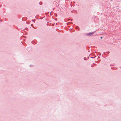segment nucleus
Instances as JSON below:
<instances>
[{
	"label": "nucleus",
	"instance_id": "obj_1",
	"mask_svg": "<svg viewBox=\"0 0 121 121\" xmlns=\"http://www.w3.org/2000/svg\"><path fill=\"white\" fill-rule=\"evenodd\" d=\"M94 33V32H91L90 33H87L86 34V35L87 36H91Z\"/></svg>",
	"mask_w": 121,
	"mask_h": 121
},
{
	"label": "nucleus",
	"instance_id": "obj_2",
	"mask_svg": "<svg viewBox=\"0 0 121 121\" xmlns=\"http://www.w3.org/2000/svg\"><path fill=\"white\" fill-rule=\"evenodd\" d=\"M27 18L26 17H25L24 18H22V21H26V20H27Z\"/></svg>",
	"mask_w": 121,
	"mask_h": 121
},
{
	"label": "nucleus",
	"instance_id": "obj_3",
	"mask_svg": "<svg viewBox=\"0 0 121 121\" xmlns=\"http://www.w3.org/2000/svg\"><path fill=\"white\" fill-rule=\"evenodd\" d=\"M76 29L77 30H79V27L78 26H77L76 27Z\"/></svg>",
	"mask_w": 121,
	"mask_h": 121
},
{
	"label": "nucleus",
	"instance_id": "obj_4",
	"mask_svg": "<svg viewBox=\"0 0 121 121\" xmlns=\"http://www.w3.org/2000/svg\"><path fill=\"white\" fill-rule=\"evenodd\" d=\"M43 3L42 2L40 1L39 3V4L40 5H42Z\"/></svg>",
	"mask_w": 121,
	"mask_h": 121
},
{
	"label": "nucleus",
	"instance_id": "obj_5",
	"mask_svg": "<svg viewBox=\"0 0 121 121\" xmlns=\"http://www.w3.org/2000/svg\"><path fill=\"white\" fill-rule=\"evenodd\" d=\"M54 15L56 17H57V14L56 13H54Z\"/></svg>",
	"mask_w": 121,
	"mask_h": 121
},
{
	"label": "nucleus",
	"instance_id": "obj_6",
	"mask_svg": "<svg viewBox=\"0 0 121 121\" xmlns=\"http://www.w3.org/2000/svg\"><path fill=\"white\" fill-rule=\"evenodd\" d=\"M55 20L56 21L57 20V19L56 18H55Z\"/></svg>",
	"mask_w": 121,
	"mask_h": 121
},
{
	"label": "nucleus",
	"instance_id": "obj_7",
	"mask_svg": "<svg viewBox=\"0 0 121 121\" xmlns=\"http://www.w3.org/2000/svg\"><path fill=\"white\" fill-rule=\"evenodd\" d=\"M26 22V23L27 24H29V22Z\"/></svg>",
	"mask_w": 121,
	"mask_h": 121
},
{
	"label": "nucleus",
	"instance_id": "obj_8",
	"mask_svg": "<svg viewBox=\"0 0 121 121\" xmlns=\"http://www.w3.org/2000/svg\"><path fill=\"white\" fill-rule=\"evenodd\" d=\"M83 59L84 60H86V58H83Z\"/></svg>",
	"mask_w": 121,
	"mask_h": 121
},
{
	"label": "nucleus",
	"instance_id": "obj_9",
	"mask_svg": "<svg viewBox=\"0 0 121 121\" xmlns=\"http://www.w3.org/2000/svg\"><path fill=\"white\" fill-rule=\"evenodd\" d=\"M32 21L33 22H34H34H35L34 21V20H33V19H32Z\"/></svg>",
	"mask_w": 121,
	"mask_h": 121
},
{
	"label": "nucleus",
	"instance_id": "obj_10",
	"mask_svg": "<svg viewBox=\"0 0 121 121\" xmlns=\"http://www.w3.org/2000/svg\"><path fill=\"white\" fill-rule=\"evenodd\" d=\"M109 51H108V52H107V53L108 54L109 53Z\"/></svg>",
	"mask_w": 121,
	"mask_h": 121
},
{
	"label": "nucleus",
	"instance_id": "obj_11",
	"mask_svg": "<svg viewBox=\"0 0 121 121\" xmlns=\"http://www.w3.org/2000/svg\"><path fill=\"white\" fill-rule=\"evenodd\" d=\"M100 38L101 39H102L103 38H102V37H100Z\"/></svg>",
	"mask_w": 121,
	"mask_h": 121
},
{
	"label": "nucleus",
	"instance_id": "obj_12",
	"mask_svg": "<svg viewBox=\"0 0 121 121\" xmlns=\"http://www.w3.org/2000/svg\"><path fill=\"white\" fill-rule=\"evenodd\" d=\"M33 24H32L31 25V26H33Z\"/></svg>",
	"mask_w": 121,
	"mask_h": 121
},
{
	"label": "nucleus",
	"instance_id": "obj_13",
	"mask_svg": "<svg viewBox=\"0 0 121 121\" xmlns=\"http://www.w3.org/2000/svg\"><path fill=\"white\" fill-rule=\"evenodd\" d=\"M91 57V58H94V57Z\"/></svg>",
	"mask_w": 121,
	"mask_h": 121
},
{
	"label": "nucleus",
	"instance_id": "obj_14",
	"mask_svg": "<svg viewBox=\"0 0 121 121\" xmlns=\"http://www.w3.org/2000/svg\"><path fill=\"white\" fill-rule=\"evenodd\" d=\"M54 9H55V8H53V10H54Z\"/></svg>",
	"mask_w": 121,
	"mask_h": 121
},
{
	"label": "nucleus",
	"instance_id": "obj_15",
	"mask_svg": "<svg viewBox=\"0 0 121 121\" xmlns=\"http://www.w3.org/2000/svg\"><path fill=\"white\" fill-rule=\"evenodd\" d=\"M26 29H28L27 28V27H26Z\"/></svg>",
	"mask_w": 121,
	"mask_h": 121
},
{
	"label": "nucleus",
	"instance_id": "obj_16",
	"mask_svg": "<svg viewBox=\"0 0 121 121\" xmlns=\"http://www.w3.org/2000/svg\"><path fill=\"white\" fill-rule=\"evenodd\" d=\"M103 53L104 54H105V52H104V53Z\"/></svg>",
	"mask_w": 121,
	"mask_h": 121
},
{
	"label": "nucleus",
	"instance_id": "obj_17",
	"mask_svg": "<svg viewBox=\"0 0 121 121\" xmlns=\"http://www.w3.org/2000/svg\"><path fill=\"white\" fill-rule=\"evenodd\" d=\"M25 30V29H23V30Z\"/></svg>",
	"mask_w": 121,
	"mask_h": 121
},
{
	"label": "nucleus",
	"instance_id": "obj_18",
	"mask_svg": "<svg viewBox=\"0 0 121 121\" xmlns=\"http://www.w3.org/2000/svg\"><path fill=\"white\" fill-rule=\"evenodd\" d=\"M69 30H70V29H69Z\"/></svg>",
	"mask_w": 121,
	"mask_h": 121
},
{
	"label": "nucleus",
	"instance_id": "obj_19",
	"mask_svg": "<svg viewBox=\"0 0 121 121\" xmlns=\"http://www.w3.org/2000/svg\"><path fill=\"white\" fill-rule=\"evenodd\" d=\"M91 67H93V66H92V65L91 66Z\"/></svg>",
	"mask_w": 121,
	"mask_h": 121
},
{
	"label": "nucleus",
	"instance_id": "obj_20",
	"mask_svg": "<svg viewBox=\"0 0 121 121\" xmlns=\"http://www.w3.org/2000/svg\"><path fill=\"white\" fill-rule=\"evenodd\" d=\"M72 20H72V19H71V20H72Z\"/></svg>",
	"mask_w": 121,
	"mask_h": 121
},
{
	"label": "nucleus",
	"instance_id": "obj_21",
	"mask_svg": "<svg viewBox=\"0 0 121 121\" xmlns=\"http://www.w3.org/2000/svg\"><path fill=\"white\" fill-rule=\"evenodd\" d=\"M120 68H121V67H120Z\"/></svg>",
	"mask_w": 121,
	"mask_h": 121
}]
</instances>
